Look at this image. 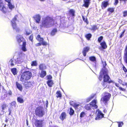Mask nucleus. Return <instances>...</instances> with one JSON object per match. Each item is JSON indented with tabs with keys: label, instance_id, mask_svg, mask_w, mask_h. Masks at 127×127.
Returning <instances> with one entry per match:
<instances>
[{
	"label": "nucleus",
	"instance_id": "obj_1",
	"mask_svg": "<svg viewBox=\"0 0 127 127\" xmlns=\"http://www.w3.org/2000/svg\"><path fill=\"white\" fill-rule=\"evenodd\" d=\"M54 24V19L52 17L48 16L43 19L40 26L41 28H48L53 26Z\"/></svg>",
	"mask_w": 127,
	"mask_h": 127
},
{
	"label": "nucleus",
	"instance_id": "obj_2",
	"mask_svg": "<svg viewBox=\"0 0 127 127\" xmlns=\"http://www.w3.org/2000/svg\"><path fill=\"white\" fill-rule=\"evenodd\" d=\"M32 76V73L30 71H25L22 73L20 80L22 82H25L30 79Z\"/></svg>",
	"mask_w": 127,
	"mask_h": 127
},
{
	"label": "nucleus",
	"instance_id": "obj_3",
	"mask_svg": "<svg viewBox=\"0 0 127 127\" xmlns=\"http://www.w3.org/2000/svg\"><path fill=\"white\" fill-rule=\"evenodd\" d=\"M18 17V15H16L15 16L14 18L11 21V25L13 29L15 30L17 32H19L20 31V28L18 27L16 22Z\"/></svg>",
	"mask_w": 127,
	"mask_h": 127
},
{
	"label": "nucleus",
	"instance_id": "obj_4",
	"mask_svg": "<svg viewBox=\"0 0 127 127\" xmlns=\"http://www.w3.org/2000/svg\"><path fill=\"white\" fill-rule=\"evenodd\" d=\"M35 115L39 117H42L45 114L43 108L41 106L37 107L35 110Z\"/></svg>",
	"mask_w": 127,
	"mask_h": 127
},
{
	"label": "nucleus",
	"instance_id": "obj_5",
	"mask_svg": "<svg viewBox=\"0 0 127 127\" xmlns=\"http://www.w3.org/2000/svg\"><path fill=\"white\" fill-rule=\"evenodd\" d=\"M104 94L105 95L103 97L101 98L100 101L102 100L103 102H104V103L106 104L109 100L111 95L110 93L106 92H105Z\"/></svg>",
	"mask_w": 127,
	"mask_h": 127
},
{
	"label": "nucleus",
	"instance_id": "obj_6",
	"mask_svg": "<svg viewBox=\"0 0 127 127\" xmlns=\"http://www.w3.org/2000/svg\"><path fill=\"white\" fill-rule=\"evenodd\" d=\"M96 116L95 119L96 120H99L104 117V114L99 109L96 111Z\"/></svg>",
	"mask_w": 127,
	"mask_h": 127
},
{
	"label": "nucleus",
	"instance_id": "obj_7",
	"mask_svg": "<svg viewBox=\"0 0 127 127\" xmlns=\"http://www.w3.org/2000/svg\"><path fill=\"white\" fill-rule=\"evenodd\" d=\"M103 81L107 82L109 84L113 83V81L111 80L108 75H104L103 76Z\"/></svg>",
	"mask_w": 127,
	"mask_h": 127
},
{
	"label": "nucleus",
	"instance_id": "obj_8",
	"mask_svg": "<svg viewBox=\"0 0 127 127\" xmlns=\"http://www.w3.org/2000/svg\"><path fill=\"white\" fill-rule=\"evenodd\" d=\"M109 0L105 1H104L102 2L101 4V7L102 9L106 8L109 5Z\"/></svg>",
	"mask_w": 127,
	"mask_h": 127
},
{
	"label": "nucleus",
	"instance_id": "obj_9",
	"mask_svg": "<svg viewBox=\"0 0 127 127\" xmlns=\"http://www.w3.org/2000/svg\"><path fill=\"white\" fill-rule=\"evenodd\" d=\"M16 38L17 41L19 44H20L22 42L23 40L24 39L23 37L20 35H18L16 36Z\"/></svg>",
	"mask_w": 127,
	"mask_h": 127
},
{
	"label": "nucleus",
	"instance_id": "obj_10",
	"mask_svg": "<svg viewBox=\"0 0 127 127\" xmlns=\"http://www.w3.org/2000/svg\"><path fill=\"white\" fill-rule=\"evenodd\" d=\"M42 120H36L34 123L35 126L36 127H42Z\"/></svg>",
	"mask_w": 127,
	"mask_h": 127
},
{
	"label": "nucleus",
	"instance_id": "obj_11",
	"mask_svg": "<svg viewBox=\"0 0 127 127\" xmlns=\"http://www.w3.org/2000/svg\"><path fill=\"white\" fill-rule=\"evenodd\" d=\"M97 103V100L94 99L90 103L91 106L93 107L94 109H96L98 107V106L96 104Z\"/></svg>",
	"mask_w": 127,
	"mask_h": 127
},
{
	"label": "nucleus",
	"instance_id": "obj_12",
	"mask_svg": "<svg viewBox=\"0 0 127 127\" xmlns=\"http://www.w3.org/2000/svg\"><path fill=\"white\" fill-rule=\"evenodd\" d=\"M90 49V48L89 46H86L83 48L82 51V53L84 56H86V53L88 52Z\"/></svg>",
	"mask_w": 127,
	"mask_h": 127
},
{
	"label": "nucleus",
	"instance_id": "obj_13",
	"mask_svg": "<svg viewBox=\"0 0 127 127\" xmlns=\"http://www.w3.org/2000/svg\"><path fill=\"white\" fill-rule=\"evenodd\" d=\"M33 18L36 21V22L39 23L40 21L41 17L40 15L39 14H36L35 15Z\"/></svg>",
	"mask_w": 127,
	"mask_h": 127
},
{
	"label": "nucleus",
	"instance_id": "obj_14",
	"mask_svg": "<svg viewBox=\"0 0 127 127\" xmlns=\"http://www.w3.org/2000/svg\"><path fill=\"white\" fill-rule=\"evenodd\" d=\"M24 85L26 89L31 87L32 86V83L31 82H24Z\"/></svg>",
	"mask_w": 127,
	"mask_h": 127
},
{
	"label": "nucleus",
	"instance_id": "obj_15",
	"mask_svg": "<svg viewBox=\"0 0 127 127\" xmlns=\"http://www.w3.org/2000/svg\"><path fill=\"white\" fill-rule=\"evenodd\" d=\"M91 0H85L84 2V3L82 6H84L86 8H88L90 3Z\"/></svg>",
	"mask_w": 127,
	"mask_h": 127
},
{
	"label": "nucleus",
	"instance_id": "obj_16",
	"mask_svg": "<svg viewBox=\"0 0 127 127\" xmlns=\"http://www.w3.org/2000/svg\"><path fill=\"white\" fill-rule=\"evenodd\" d=\"M16 87L18 90L20 91H22L23 90V87L17 81L16 82Z\"/></svg>",
	"mask_w": 127,
	"mask_h": 127
},
{
	"label": "nucleus",
	"instance_id": "obj_17",
	"mask_svg": "<svg viewBox=\"0 0 127 127\" xmlns=\"http://www.w3.org/2000/svg\"><path fill=\"white\" fill-rule=\"evenodd\" d=\"M66 114L65 112H63L60 116L59 118L61 120L63 121L64 119L66 118Z\"/></svg>",
	"mask_w": 127,
	"mask_h": 127
},
{
	"label": "nucleus",
	"instance_id": "obj_18",
	"mask_svg": "<svg viewBox=\"0 0 127 127\" xmlns=\"http://www.w3.org/2000/svg\"><path fill=\"white\" fill-rule=\"evenodd\" d=\"M26 42L23 41V42L22 46L21 47V49L23 51L25 52L27 51V49L26 48Z\"/></svg>",
	"mask_w": 127,
	"mask_h": 127
},
{
	"label": "nucleus",
	"instance_id": "obj_19",
	"mask_svg": "<svg viewBox=\"0 0 127 127\" xmlns=\"http://www.w3.org/2000/svg\"><path fill=\"white\" fill-rule=\"evenodd\" d=\"M39 69L41 71L44 70V69H46L47 68L46 65L43 64H40L39 66Z\"/></svg>",
	"mask_w": 127,
	"mask_h": 127
},
{
	"label": "nucleus",
	"instance_id": "obj_20",
	"mask_svg": "<svg viewBox=\"0 0 127 127\" xmlns=\"http://www.w3.org/2000/svg\"><path fill=\"white\" fill-rule=\"evenodd\" d=\"M8 105L5 103H3L1 105V111L2 112H4V110L6 108Z\"/></svg>",
	"mask_w": 127,
	"mask_h": 127
},
{
	"label": "nucleus",
	"instance_id": "obj_21",
	"mask_svg": "<svg viewBox=\"0 0 127 127\" xmlns=\"http://www.w3.org/2000/svg\"><path fill=\"white\" fill-rule=\"evenodd\" d=\"M46 72L45 71H41L39 74L40 77L41 78H43L46 75Z\"/></svg>",
	"mask_w": 127,
	"mask_h": 127
},
{
	"label": "nucleus",
	"instance_id": "obj_22",
	"mask_svg": "<svg viewBox=\"0 0 127 127\" xmlns=\"http://www.w3.org/2000/svg\"><path fill=\"white\" fill-rule=\"evenodd\" d=\"M69 14L70 15H71L72 17L74 16H75V10L72 9H70L68 11Z\"/></svg>",
	"mask_w": 127,
	"mask_h": 127
},
{
	"label": "nucleus",
	"instance_id": "obj_23",
	"mask_svg": "<svg viewBox=\"0 0 127 127\" xmlns=\"http://www.w3.org/2000/svg\"><path fill=\"white\" fill-rule=\"evenodd\" d=\"M100 44L101 46L103 49H106L107 47L106 42L104 41H103L100 43Z\"/></svg>",
	"mask_w": 127,
	"mask_h": 127
},
{
	"label": "nucleus",
	"instance_id": "obj_24",
	"mask_svg": "<svg viewBox=\"0 0 127 127\" xmlns=\"http://www.w3.org/2000/svg\"><path fill=\"white\" fill-rule=\"evenodd\" d=\"M47 83L49 87H51L52 86V85L54 84L53 81L52 80H48L47 82Z\"/></svg>",
	"mask_w": 127,
	"mask_h": 127
},
{
	"label": "nucleus",
	"instance_id": "obj_25",
	"mask_svg": "<svg viewBox=\"0 0 127 127\" xmlns=\"http://www.w3.org/2000/svg\"><path fill=\"white\" fill-rule=\"evenodd\" d=\"M57 31L56 28H54L50 32V34L51 35L53 36L54 35Z\"/></svg>",
	"mask_w": 127,
	"mask_h": 127
},
{
	"label": "nucleus",
	"instance_id": "obj_26",
	"mask_svg": "<svg viewBox=\"0 0 127 127\" xmlns=\"http://www.w3.org/2000/svg\"><path fill=\"white\" fill-rule=\"evenodd\" d=\"M56 96L57 98H61L62 97V94L60 91H58L56 93Z\"/></svg>",
	"mask_w": 127,
	"mask_h": 127
},
{
	"label": "nucleus",
	"instance_id": "obj_27",
	"mask_svg": "<svg viewBox=\"0 0 127 127\" xmlns=\"http://www.w3.org/2000/svg\"><path fill=\"white\" fill-rule=\"evenodd\" d=\"M17 100L18 102L20 103H23L24 102L23 99L20 97H17Z\"/></svg>",
	"mask_w": 127,
	"mask_h": 127
},
{
	"label": "nucleus",
	"instance_id": "obj_28",
	"mask_svg": "<svg viewBox=\"0 0 127 127\" xmlns=\"http://www.w3.org/2000/svg\"><path fill=\"white\" fill-rule=\"evenodd\" d=\"M101 72H102L103 75H108V71L106 68H104V69H102Z\"/></svg>",
	"mask_w": 127,
	"mask_h": 127
},
{
	"label": "nucleus",
	"instance_id": "obj_29",
	"mask_svg": "<svg viewBox=\"0 0 127 127\" xmlns=\"http://www.w3.org/2000/svg\"><path fill=\"white\" fill-rule=\"evenodd\" d=\"M7 6L9 9H12L14 7V6L12 4L11 2L8 3Z\"/></svg>",
	"mask_w": 127,
	"mask_h": 127
},
{
	"label": "nucleus",
	"instance_id": "obj_30",
	"mask_svg": "<svg viewBox=\"0 0 127 127\" xmlns=\"http://www.w3.org/2000/svg\"><path fill=\"white\" fill-rule=\"evenodd\" d=\"M11 71L13 74L14 75L17 74V72L16 68H13L11 69Z\"/></svg>",
	"mask_w": 127,
	"mask_h": 127
},
{
	"label": "nucleus",
	"instance_id": "obj_31",
	"mask_svg": "<svg viewBox=\"0 0 127 127\" xmlns=\"http://www.w3.org/2000/svg\"><path fill=\"white\" fill-rule=\"evenodd\" d=\"M92 35L90 33L86 34L85 35V37L88 40H90L92 37Z\"/></svg>",
	"mask_w": 127,
	"mask_h": 127
},
{
	"label": "nucleus",
	"instance_id": "obj_32",
	"mask_svg": "<svg viewBox=\"0 0 127 127\" xmlns=\"http://www.w3.org/2000/svg\"><path fill=\"white\" fill-rule=\"evenodd\" d=\"M36 39L39 42H41L43 41V38L41 37L40 35H38L36 37Z\"/></svg>",
	"mask_w": 127,
	"mask_h": 127
},
{
	"label": "nucleus",
	"instance_id": "obj_33",
	"mask_svg": "<svg viewBox=\"0 0 127 127\" xmlns=\"http://www.w3.org/2000/svg\"><path fill=\"white\" fill-rule=\"evenodd\" d=\"M89 59L91 61L95 62H96V59L94 56H91L89 57Z\"/></svg>",
	"mask_w": 127,
	"mask_h": 127
},
{
	"label": "nucleus",
	"instance_id": "obj_34",
	"mask_svg": "<svg viewBox=\"0 0 127 127\" xmlns=\"http://www.w3.org/2000/svg\"><path fill=\"white\" fill-rule=\"evenodd\" d=\"M92 107L90 103L86 105L85 106V108L87 110H89L91 109V107Z\"/></svg>",
	"mask_w": 127,
	"mask_h": 127
},
{
	"label": "nucleus",
	"instance_id": "obj_35",
	"mask_svg": "<svg viewBox=\"0 0 127 127\" xmlns=\"http://www.w3.org/2000/svg\"><path fill=\"white\" fill-rule=\"evenodd\" d=\"M69 109L70 110L69 114L70 116H72L74 114V111L71 107Z\"/></svg>",
	"mask_w": 127,
	"mask_h": 127
},
{
	"label": "nucleus",
	"instance_id": "obj_36",
	"mask_svg": "<svg viewBox=\"0 0 127 127\" xmlns=\"http://www.w3.org/2000/svg\"><path fill=\"white\" fill-rule=\"evenodd\" d=\"M114 8H113L109 7L107 8V10L108 11L112 13L114 12Z\"/></svg>",
	"mask_w": 127,
	"mask_h": 127
},
{
	"label": "nucleus",
	"instance_id": "obj_37",
	"mask_svg": "<svg viewBox=\"0 0 127 127\" xmlns=\"http://www.w3.org/2000/svg\"><path fill=\"white\" fill-rule=\"evenodd\" d=\"M107 82L103 81L102 85V86L104 87V88H105L106 87L107 85Z\"/></svg>",
	"mask_w": 127,
	"mask_h": 127
},
{
	"label": "nucleus",
	"instance_id": "obj_38",
	"mask_svg": "<svg viewBox=\"0 0 127 127\" xmlns=\"http://www.w3.org/2000/svg\"><path fill=\"white\" fill-rule=\"evenodd\" d=\"M98 29V28L97 27V26L94 25L92 26L91 30L94 31H95L97 30Z\"/></svg>",
	"mask_w": 127,
	"mask_h": 127
},
{
	"label": "nucleus",
	"instance_id": "obj_39",
	"mask_svg": "<svg viewBox=\"0 0 127 127\" xmlns=\"http://www.w3.org/2000/svg\"><path fill=\"white\" fill-rule=\"evenodd\" d=\"M94 95H92L90 96V97L87 98L86 99V102H89L94 97Z\"/></svg>",
	"mask_w": 127,
	"mask_h": 127
},
{
	"label": "nucleus",
	"instance_id": "obj_40",
	"mask_svg": "<svg viewBox=\"0 0 127 127\" xmlns=\"http://www.w3.org/2000/svg\"><path fill=\"white\" fill-rule=\"evenodd\" d=\"M126 31L125 30H124L123 31V32L120 34V35L119 36V38H121L122 37L124 36V33Z\"/></svg>",
	"mask_w": 127,
	"mask_h": 127
},
{
	"label": "nucleus",
	"instance_id": "obj_41",
	"mask_svg": "<svg viewBox=\"0 0 127 127\" xmlns=\"http://www.w3.org/2000/svg\"><path fill=\"white\" fill-rule=\"evenodd\" d=\"M79 104H77L76 103H74L73 105H72L73 107L75 109H76L78 108V107L79 106Z\"/></svg>",
	"mask_w": 127,
	"mask_h": 127
},
{
	"label": "nucleus",
	"instance_id": "obj_42",
	"mask_svg": "<svg viewBox=\"0 0 127 127\" xmlns=\"http://www.w3.org/2000/svg\"><path fill=\"white\" fill-rule=\"evenodd\" d=\"M37 65V64L36 61H33L31 63V65L32 66H36Z\"/></svg>",
	"mask_w": 127,
	"mask_h": 127
},
{
	"label": "nucleus",
	"instance_id": "obj_43",
	"mask_svg": "<svg viewBox=\"0 0 127 127\" xmlns=\"http://www.w3.org/2000/svg\"><path fill=\"white\" fill-rule=\"evenodd\" d=\"M82 17L84 21L85 22H86L87 24H88L89 22L88 21L87 18H85L83 16H82Z\"/></svg>",
	"mask_w": 127,
	"mask_h": 127
},
{
	"label": "nucleus",
	"instance_id": "obj_44",
	"mask_svg": "<svg viewBox=\"0 0 127 127\" xmlns=\"http://www.w3.org/2000/svg\"><path fill=\"white\" fill-rule=\"evenodd\" d=\"M118 127H121L124 124L122 122H118Z\"/></svg>",
	"mask_w": 127,
	"mask_h": 127
},
{
	"label": "nucleus",
	"instance_id": "obj_45",
	"mask_svg": "<svg viewBox=\"0 0 127 127\" xmlns=\"http://www.w3.org/2000/svg\"><path fill=\"white\" fill-rule=\"evenodd\" d=\"M85 115L86 114L85 112L83 111L80 114V118H82L84 117Z\"/></svg>",
	"mask_w": 127,
	"mask_h": 127
},
{
	"label": "nucleus",
	"instance_id": "obj_46",
	"mask_svg": "<svg viewBox=\"0 0 127 127\" xmlns=\"http://www.w3.org/2000/svg\"><path fill=\"white\" fill-rule=\"evenodd\" d=\"M103 38V37L102 36H101L98 38V42H100L101 40H102Z\"/></svg>",
	"mask_w": 127,
	"mask_h": 127
},
{
	"label": "nucleus",
	"instance_id": "obj_47",
	"mask_svg": "<svg viewBox=\"0 0 127 127\" xmlns=\"http://www.w3.org/2000/svg\"><path fill=\"white\" fill-rule=\"evenodd\" d=\"M123 16L125 17L127 16V11L126 10L123 12Z\"/></svg>",
	"mask_w": 127,
	"mask_h": 127
},
{
	"label": "nucleus",
	"instance_id": "obj_48",
	"mask_svg": "<svg viewBox=\"0 0 127 127\" xmlns=\"http://www.w3.org/2000/svg\"><path fill=\"white\" fill-rule=\"evenodd\" d=\"M16 103L15 101H13L11 103V105L12 106L15 107L16 105Z\"/></svg>",
	"mask_w": 127,
	"mask_h": 127
},
{
	"label": "nucleus",
	"instance_id": "obj_49",
	"mask_svg": "<svg viewBox=\"0 0 127 127\" xmlns=\"http://www.w3.org/2000/svg\"><path fill=\"white\" fill-rule=\"evenodd\" d=\"M33 37L32 34H31L29 37V39L32 42H33Z\"/></svg>",
	"mask_w": 127,
	"mask_h": 127
},
{
	"label": "nucleus",
	"instance_id": "obj_50",
	"mask_svg": "<svg viewBox=\"0 0 127 127\" xmlns=\"http://www.w3.org/2000/svg\"><path fill=\"white\" fill-rule=\"evenodd\" d=\"M32 32L30 31V30L29 31H26V35H29L31 34Z\"/></svg>",
	"mask_w": 127,
	"mask_h": 127
},
{
	"label": "nucleus",
	"instance_id": "obj_51",
	"mask_svg": "<svg viewBox=\"0 0 127 127\" xmlns=\"http://www.w3.org/2000/svg\"><path fill=\"white\" fill-rule=\"evenodd\" d=\"M47 79L48 80H51V79L52 78V76L50 75L47 76Z\"/></svg>",
	"mask_w": 127,
	"mask_h": 127
},
{
	"label": "nucleus",
	"instance_id": "obj_52",
	"mask_svg": "<svg viewBox=\"0 0 127 127\" xmlns=\"http://www.w3.org/2000/svg\"><path fill=\"white\" fill-rule=\"evenodd\" d=\"M13 60L12 59H10L9 61V62H10V64L12 66H13L14 65V64L13 63Z\"/></svg>",
	"mask_w": 127,
	"mask_h": 127
},
{
	"label": "nucleus",
	"instance_id": "obj_53",
	"mask_svg": "<svg viewBox=\"0 0 127 127\" xmlns=\"http://www.w3.org/2000/svg\"><path fill=\"white\" fill-rule=\"evenodd\" d=\"M118 0H114V4L115 5H117L119 3Z\"/></svg>",
	"mask_w": 127,
	"mask_h": 127
},
{
	"label": "nucleus",
	"instance_id": "obj_54",
	"mask_svg": "<svg viewBox=\"0 0 127 127\" xmlns=\"http://www.w3.org/2000/svg\"><path fill=\"white\" fill-rule=\"evenodd\" d=\"M41 43L42 44V45H47V43L44 41H41Z\"/></svg>",
	"mask_w": 127,
	"mask_h": 127
},
{
	"label": "nucleus",
	"instance_id": "obj_55",
	"mask_svg": "<svg viewBox=\"0 0 127 127\" xmlns=\"http://www.w3.org/2000/svg\"><path fill=\"white\" fill-rule=\"evenodd\" d=\"M123 69L124 71L125 72H127V69L123 65Z\"/></svg>",
	"mask_w": 127,
	"mask_h": 127
},
{
	"label": "nucleus",
	"instance_id": "obj_56",
	"mask_svg": "<svg viewBox=\"0 0 127 127\" xmlns=\"http://www.w3.org/2000/svg\"><path fill=\"white\" fill-rule=\"evenodd\" d=\"M103 64V66L104 68H106L105 67L107 65V64H106V62H103L102 63Z\"/></svg>",
	"mask_w": 127,
	"mask_h": 127
},
{
	"label": "nucleus",
	"instance_id": "obj_57",
	"mask_svg": "<svg viewBox=\"0 0 127 127\" xmlns=\"http://www.w3.org/2000/svg\"><path fill=\"white\" fill-rule=\"evenodd\" d=\"M102 74H100L98 77L99 80L101 81L102 79Z\"/></svg>",
	"mask_w": 127,
	"mask_h": 127
},
{
	"label": "nucleus",
	"instance_id": "obj_58",
	"mask_svg": "<svg viewBox=\"0 0 127 127\" xmlns=\"http://www.w3.org/2000/svg\"><path fill=\"white\" fill-rule=\"evenodd\" d=\"M8 111L9 112V113L8 114L9 115H10L11 114L12 109L10 108H9L8 109Z\"/></svg>",
	"mask_w": 127,
	"mask_h": 127
},
{
	"label": "nucleus",
	"instance_id": "obj_59",
	"mask_svg": "<svg viewBox=\"0 0 127 127\" xmlns=\"http://www.w3.org/2000/svg\"><path fill=\"white\" fill-rule=\"evenodd\" d=\"M42 45V44L40 42H39L38 43L35 44V45L37 47L39 46H40L41 45Z\"/></svg>",
	"mask_w": 127,
	"mask_h": 127
},
{
	"label": "nucleus",
	"instance_id": "obj_60",
	"mask_svg": "<svg viewBox=\"0 0 127 127\" xmlns=\"http://www.w3.org/2000/svg\"><path fill=\"white\" fill-rule=\"evenodd\" d=\"M119 89L120 90L122 91H125L126 90L125 89L120 87H119Z\"/></svg>",
	"mask_w": 127,
	"mask_h": 127
},
{
	"label": "nucleus",
	"instance_id": "obj_61",
	"mask_svg": "<svg viewBox=\"0 0 127 127\" xmlns=\"http://www.w3.org/2000/svg\"><path fill=\"white\" fill-rule=\"evenodd\" d=\"M5 1L8 3L11 2V0H4Z\"/></svg>",
	"mask_w": 127,
	"mask_h": 127
},
{
	"label": "nucleus",
	"instance_id": "obj_62",
	"mask_svg": "<svg viewBox=\"0 0 127 127\" xmlns=\"http://www.w3.org/2000/svg\"><path fill=\"white\" fill-rule=\"evenodd\" d=\"M115 86L117 87H119V85L118 84H117L116 83H115Z\"/></svg>",
	"mask_w": 127,
	"mask_h": 127
},
{
	"label": "nucleus",
	"instance_id": "obj_63",
	"mask_svg": "<svg viewBox=\"0 0 127 127\" xmlns=\"http://www.w3.org/2000/svg\"><path fill=\"white\" fill-rule=\"evenodd\" d=\"M120 1H123L124 2H126L127 1V0H119Z\"/></svg>",
	"mask_w": 127,
	"mask_h": 127
},
{
	"label": "nucleus",
	"instance_id": "obj_64",
	"mask_svg": "<svg viewBox=\"0 0 127 127\" xmlns=\"http://www.w3.org/2000/svg\"><path fill=\"white\" fill-rule=\"evenodd\" d=\"M123 86H125L126 85L127 86V83H125L124 84H123Z\"/></svg>",
	"mask_w": 127,
	"mask_h": 127
}]
</instances>
